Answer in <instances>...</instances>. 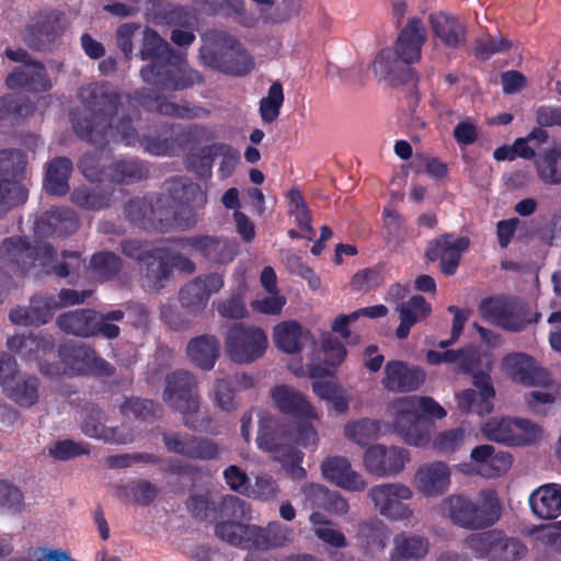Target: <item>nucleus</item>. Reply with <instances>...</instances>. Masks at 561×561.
Here are the masks:
<instances>
[{
  "label": "nucleus",
  "mask_w": 561,
  "mask_h": 561,
  "mask_svg": "<svg viewBox=\"0 0 561 561\" xmlns=\"http://www.w3.org/2000/svg\"><path fill=\"white\" fill-rule=\"evenodd\" d=\"M78 98L83 110H71V126L85 142L105 148L111 141L134 146L136 142L150 154L175 157L181 151L210 141L214 133L205 125L183 126L175 123L156 125L152 134L139 136L129 114L118 115L121 96L99 84L80 88Z\"/></svg>",
  "instance_id": "obj_1"
},
{
  "label": "nucleus",
  "mask_w": 561,
  "mask_h": 561,
  "mask_svg": "<svg viewBox=\"0 0 561 561\" xmlns=\"http://www.w3.org/2000/svg\"><path fill=\"white\" fill-rule=\"evenodd\" d=\"M0 260L14 272L25 274L38 265L42 273L69 277V283H73L79 278L81 270H85L79 252L64 251L59 260L51 244L32 243L27 237L4 239L0 247Z\"/></svg>",
  "instance_id": "obj_2"
},
{
  "label": "nucleus",
  "mask_w": 561,
  "mask_h": 561,
  "mask_svg": "<svg viewBox=\"0 0 561 561\" xmlns=\"http://www.w3.org/2000/svg\"><path fill=\"white\" fill-rule=\"evenodd\" d=\"M317 440L318 434L311 423L302 422L294 426L291 422H280L270 414L260 416L256 436L259 449L275 454V459L295 479L306 477V470L301 467L304 454L296 446L316 445Z\"/></svg>",
  "instance_id": "obj_3"
},
{
  "label": "nucleus",
  "mask_w": 561,
  "mask_h": 561,
  "mask_svg": "<svg viewBox=\"0 0 561 561\" xmlns=\"http://www.w3.org/2000/svg\"><path fill=\"white\" fill-rule=\"evenodd\" d=\"M427 39V30L417 16H411L399 33L394 47L381 49L375 58L373 68L376 76L391 85L416 81L412 65L422 57V47Z\"/></svg>",
  "instance_id": "obj_4"
},
{
  "label": "nucleus",
  "mask_w": 561,
  "mask_h": 561,
  "mask_svg": "<svg viewBox=\"0 0 561 561\" xmlns=\"http://www.w3.org/2000/svg\"><path fill=\"white\" fill-rule=\"evenodd\" d=\"M446 414L445 409L431 397H405L397 403L394 427L407 444L423 447L431 440L433 420H440Z\"/></svg>",
  "instance_id": "obj_5"
},
{
  "label": "nucleus",
  "mask_w": 561,
  "mask_h": 561,
  "mask_svg": "<svg viewBox=\"0 0 561 561\" xmlns=\"http://www.w3.org/2000/svg\"><path fill=\"white\" fill-rule=\"evenodd\" d=\"M450 520L465 529L478 530L493 526L501 517V503L494 490H482L477 501L462 494L446 500Z\"/></svg>",
  "instance_id": "obj_6"
},
{
  "label": "nucleus",
  "mask_w": 561,
  "mask_h": 561,
  "mask_svg": "<svg viewBox=\"0 0 561 561\" xmlns=\"http://www.w3.org/2000/svg\"><path fill=\"white\" fill-rule=\"evenodd\" d=\"M26 163L22 150H0V217L27 201L28 191L23 184Z\"/></svg>",
  "instance_id": "obj_7"
},
{
  "label": "nucleus",
  "mask_w": 561,
  "mask_h": 561,
  "mask_svg": "<svg viewBox=\"0 0 561 561\" xmlns=\"http://www.w3.org/2000/svg\"><path fill=\"white\" fill-rule=\"evenodd\" d=\"M164 402L183 415V423L190 430H197L196 413L199 410V396L195 376L187 370H175L165 378Z\"/></svg>",
  "instance_id": "obj_8"
},
{
  "label": "nucleus",
  "mask_w": 561,
  "mask_h": 561,
  "mask_svg": "<svg viewBox=\"0 0 561 561\" xmlns=\"http://www.w3.org/2000/svg\"><path fill=\"white\" fill-rule=\"evenodd\" d=\"M165 193H156L150 195L152 215H150V230L157 232H168L172 230V217L174 209V199H179L186 194H197L204 198L199 192V184L193 182L186 176H172L164 182Z\"/></svg>",
  "instance_id": "obj_9"
},
{
  "label": "nucleus",
  "mask_w": 561,
  "mask_h": 561,
  "mask_svg": "<svg viewBox=\"0 0 561 561\" xmlns=\"http://www.w3.org/2000/svg\"><path fill=\"white\" fill-rule=\"evenodd\" d=\"M267 344V335L262 328L245 323L230 325L225 336L226 354L237 364L257 360L265 354Z\"/></svg>",
  "instance_id": "obj_10"
},
{
  "label": "nucleus",
  "mask_w": 561,
  "mask_h": 561,
  "mask_svg": "<svg viewBox=\"0 0 561 561\" xmlns=\"http://www.w3.org/2000/svg\"><path fill=\"white\" fill-rule=\"evenodd\" d=\"M199 58L205 66L236 77L247 76L254 67L251 55L233 37H228L224 47L202 46Z\"/></svg>",
  "instance_id": "obj_11"
},
{
  "label": "nucleus",
  "mask_w": 561,
  "mask_h": 561,
  "mask_svg": "<svg viewBox=\"0 0 561 561\" xmlns=\"http://www.w3.org/2000/svg\"><path fill=\"white\" fill-rule=\"evenodd\" d=\"M69 23L64 12L47 10L33 16L23 31L22 38L25 45L38 51L48 50L65 34Z\"/></svg>",
  "instance_id": "obj_12"
},
{
  "label": "nucleus",
  "mask_w": 561,
  "mask_h": 561,
  "mask_svg": "<svg viewBox=\"0 0 561 561\" xmlns=\"http://www.w3.org/2000/svg\"><path fill=\"white\" fill-rule=\"evenodd\" d=\"M482 434L490 440L508 446H525L536 443L541 435L540 427L526 419H491L481 426Z\"/></svg>",
  "instance_id": "obj_13"
},
{
  "label": "nucleus",
  "mask_w": 561,
  "mask_h": 561,
  "mask_svg": "<svg viewBox=\"0 0 561 561\" xmlns=\"http://www.w3.org/2000/svg\"><path fill=\"white\" fill-rule=\"evenodd\" d=\"M58 354L65 366V373L69 375L111 377L115 373L112 364L98 356L95 350L85 344H61Z\"/></svg>",
  "instance_id": "obj_14"
},
{
  "label": "nucleus",
  "mask_w": 561,
  "mask_h": 561,
  "mask_svg": "<svg viewBox=\"0 0 561 561\" xmlns=\"http://www.w3.org/2000/svg\"><path fill=\"white\" fill-rule=\"evenodd\" d=\"M147 83L168 91H183L205 82L204 76L188 66L180 53L176 58L164 62Z\"/></svg>",
  "instance_id": "obj_15"
},
{
  "label": "nucleus",
  "mask_w": 561,
  "mask_h": 561,
  "mask_svg": "<svg viewBox=\"0 0 561 561\" xmlns=\"http://www.w3.org/2000/svg\"><path fill=\"white\" fill-rule=\"evenodd\" d=\"M379 513L392 520L408 519L412 510L405 503L412 497V491L402 483H382L373 486L368 493Z\"/></svg>",
  "instance_id": "obj_16"
},
{
  "label": "nucleus",
  "mask_w": 561,
  "mask_h": 561,
  "mask_svg": "<svg viewBox=\"0 0 561 561\" xmlns=\"http://www.w3.org/2000/svg\"><path fill=\"white\" fill-rule=\"evenodd\" d=\"M7 347L25 360H38L39 369L44 375L55 376L60 374L58 365L41 362L55 350V340L50 334L14 335L8 339Z\"/></svg>",
  "instance_id": "obj_17"
},
{
  "label": "nucleus",
  "mask_w": 561,
  "mask_h": 561,
  "mask_svg": "<svg viewBox=\"0 0 561 561\" xmlns=\"http://www.w3.org/2000/svg\"><path fill=\"white\" fill-rule=\"evenodd\" d=\"M470 245L468 237H456L453 233H444L427 243L425 257L430 262L439 261L440 272L451 276L456 274L461 253Z\"/></svg>",
  "instance_id": "obj_18"
},
{
  "label": "nucleus",
  "mask_w": 561,
  "mask_h": 561,
  "mask_svg": "<svg viewBox=\"0 0 561 561\" xmlns=\"http://www.w3.org/2000/svg\"><path fill=\"white\" fill-rule=\"evenodd\" d=\"M176 243L184 249L190 248L204 260L214 264H228L239 252L236 241L209 234L179 238Z\"/></svg>",
  "instance_id": "obj_19"
},
{
  "label": "nucleus",
  "mask_w": 561,
  "mask_h": 561,
  "mask_svg": "<svg viewBox=\"0 0 561 561\" xmlns=\"http://www.w3.org/2000/svg\"><path fill=\"white\" fill-rule=\"evenodd\" d=\"M224 287V278L218 273L203 274L185 284L179 293V301L191 314L202 313L213 294Z\"/></svg>",
  "instance_id": "obj_20"
},
{
  "label": "nucleus",
  "mask_w": 561,
  "mask_h": 561,
  "mask_svg": "<svg viewBox=\"0 0 561 561\" xmlns=\"http://www.w3.org/2000/svg\"><path fill=\"white\" fill-rule=\"evenodd\" d=\"M168 451L193 460H215L220 456L219 445L210 438L180 433H163Z\"/></svg>",
  "instance_id": "obj_21"
},
{
  "label": "nucleus",
  "mask_w": 561,
  "mask_h": 561,
  "mask_svg": "<svg viewBox=\"0 0 561 561\" xmlns=\"http://www.w3.org/2000/svg\"><path fill=\"white\" fill-rule=\"evenodd\" d=\"M409 461V451L397 446L373 445L364 453L365 469L377 477L398 474Z\"/></svg>",
  "instance_id": "obj_22"
},
{
  "label": "nucleus",
  "mask_w": 561,
  "mask_h": 561,
  "mask_svg": "<svg viewBox=\"0 0 561 561\" xmlns=\"http://www.w3.org/2000/svg\"><path fill=\"white\" fill-rule=\"evenodd\" d=\"M275 408L284 415L294 419V426L318 419L314 407L300 391L288 385H277L271 389Z\"/></svg>",
  "instance_id": "obj_23"
},
{
  "label": "nucleus",
  "mask_w": 561,
  "mask_h": 561,
  "mask_svg": "<svg viewBox=\"0 0 561 561\" xmlns=\"http://www.w3.org/2000/svg\"><path fill=\"white\" fill-rule=\"evenodd\" d=\"M503 366L515 382L527 387H546L551 382L550 374L537 365L534 357L525 353H511L503 358Z\"/></svg>",
  "instance_id": "obj_24"
},
{
  "label": "nucleus",
  "mask_w": 561,
  "mask_h": 561,
  "mask_svg": "<svg viewBox=\"0 0 561 561\" xmlns=\"http://www.w3.org/2000/svg\"><path fill=\"white\" fill-rule=\"evenodd\" d=\"M80 226L78 215L68 207H56L43 213L34 221L36 237H66L75 233Z\"/></svg>",
  "instance_id": "obj_25"
},
{
  "label": "nucleus",
  "mask_w": 561,
  "mask_h": 561,
  "mask_svg": "<svg viewBox=\"0 0 561 561\" xmlns=\"http://www.w3.org/2000/svg\"><path fill=\"white\" fill-rule=\"evenodd\" d=\"M141 60H149L150 64L142 67L140 76L146 82L167 61L178 57V51L172 48L154 30L146 27L141 48L139 50Z\"/></svg>",
  "instance_id": "obj_26"
},
{
  "label": "nucleus",
  "mask_w": 561,
  "mask_h": 561,
  "mask_svg": "<svg viewBox=\"0 0 561 561\" xmlns=\"http://www.w3.org/2000/svg\"><path fill=\"white\" fill-rule=\"evenodd\" d=\"M5 85L10 90H23L32 93L47 92L51 89L43 62H24L15 67L5 78Z\"/></svg>",
  "instance_id": "obj_27"
},
{
  "label": "nucleus",
  "mask_w": 561,
  "mask_h": 561,
  "mask_svg": "<svg viewBox=\"0 0 561 561\" xmlns=\"http://www.w3.org/2000/svg\"><path fill=\"white\" fill-rule=\"evenodd\" d=\"M473 385L478 389H466L456 394L458 409L462 412H474L479 415L489 414L493 410L495 390L489 374L474 376Z\"/></svg>",
  "instance_id": "obj_28"
},
{
  "label": "nucleus",
  "mask_w": 561,
  "mask_h": 561,
  "mask_svg": "<svg viewBox=\"0 0 561 561\" xmlns=\"http://www.w3.org/2000/svg\"><path fill=\"white\" fill-rule=\"evenodd\" d=\"M57 309L58 302L54 296L34 295L28 307H15L10 311L9 319L18 325L39 327L48 323Z\"/></svg>",
  "instance_id": "obj_29"
},
{
  "label": "nucleus",
  "mask_w": 561,
  "mask_h": 561,
  "mask_svg": "<svg viewBox=\"0 0 561 561\" xmlns=\"http://www.w3.org/2000/svg\"><path fill=\"white\" fill-rule=\"evenodd\" d=\"M425 371L401 360H390L385 367L383 387L389 391L410 392L417 390L425 381Z\"/></svg>",
  "instance_id": "obj_30"
},
{
  "label": "nucleus",
  "mask_w": 561,
  "mask_h": 561,
  "mask_svg": "<svg viewBox=\"0 0 561 561\" xmlns=\"http://www.w3.org/2000/svg\"><path fill=\"white\" fill-rule=\"evenodd\" d=\"M433 34L448 48L457 49L467 41V27L458 16L439 11L430 15Z\"/></svg>",
  "instance_id": "obj_31"
},
{
  "label": "nucleus",
  "mask_w": 561,
  "mask_h": 561,
  "mask_svg": "<svg viewBox=\"0 0 561 561\" xmlns=\"http://www.w3.org/2000/svg\"><path fill=\"white\" fill-rule=\"evenodd\" d=\"M415 483L426 496H438L447 491L450 484V469L443 461L423 463L415 473Z\"/></svg>",
  "instance_id": "obj_32"
},
{
  "label": "nucleus",
  "mask_w": 561,
  "mask_h": 561,
  "mask_svg": "<svg viewBox=\"0 0 561 561\" xmlns=\"http://www.w3.org/2000/svg\"><path fill=\"white\" fill-rule=\"evenodd\" d=\"M105 420V414L99 405L87 403L81 431L84 435L105 443L126 444L131 440V438L121 434L119 427L106 426L104 424Z\"/></svg>",
  "instance_id": "obj_33"
},
{
  "label": "nucleus",
  "mask_w": 561,
  "mask_h": 561,
  "mask_svg": "<svg viewBox=\"0 0 561 561\" xmlns=\"http://www.w3.org/2000/svg\"><path fill=\"white\" fill-rule=\"evenodd\" d=\"M104 182L116 185H130L150 176L149 164L139 158L115 160L105 167Z\"/></svg>",
  "instance_id": "obj_34"
},
{
  "label": "nucleus",
  "mask_w": 561,
  "mask_h": 561,
  "mask_svg": "<svg viewBox=\"0 0 561 561\" xmlns=\"http://www.w3.org/2000/svg\"><path fill=\"white\" fill-rule=\"evenodd\" d=\"M323 477L337 486L350 491H362L366 488L363 477L352 469L350 461L344 457L327 458L322 465Z\"/></svg>",
  "instance_id": "obj_35"
},
{
  "label": "nucleus",
  "mask_w": 561,
  "mask_h": 561,
  "mask_svg": "<svg viewBox=\"0 0 561 561\" xmlns=\"http://www.w3.org/2000/svg\"><path fill=\"white\" fill-rule=\"evenodd\" d=\"M167 248H152L149 256L139 264L142 286L150 290H158L171 276L168 262Z\"/></svg>",
  "instance_id": "obj_36"
},
{
  "label": "nucleus",
  "mask_w": 561,
  "mask_h": 561,
  "mask_svg": "<svg viewBox=\"0 0 561 561\" xmlns=\"http://www.w3.org/2000/svg\"><path fill=\"white\" fill-rule=\"evenodd\" d=\"M2 389L16 404L30 408L38 401L39 379L34 375L21 374L16 369L4 379Z\"/></svg>",
  "instance_id": "obj_37"
},
{
  "label": "nucleus",
  "mask_w": 561,
  "mask_h": 561,
  "mask_svg": "<svg viewBox=\"0 0 561 561\" xmlns=\"http://www.w3.org/2000/svg\"><path fill=\"white\" fill-rule=\"evenodd\" d=\"M126 312L134 313L139 322H145L148 319V311L145 306L128 302L124 305V309L98 312L93 336H102L107 340L117 339L121 334V329L113 322L123 321Z\"/></svg>",
  "instance_id": "obj_38"
},
{
  "label": "nucleus",
  "mask_w": 561,
  "mask_h": 561,
  "mask_svg": "<svg viewBox=\"0 0 561 561\" xmlns=\"http://www.w3.org/2000/svg\"><path fill=\"white\" fill-rule=\"evenodd\" d=\"M529 506L538 518L550 520L561 515V485L543 484L529 495Z\"/></svg>",
  "instance_id": "obj_39"
},
{
  "label": "nucleus",
  "mask_w": 561,
  "mask_h": 561,
  "mask_svg": "<svg viewBox=\"0 0 561 561\" xmlns=\"http://www.w3.org/2000/svg\"><path fill=\"white\" fill-rule=\"evenodd\" d=\"M199 192L204 198H199L195 193L194 196L185 193V196L173 201L172 230H190L197 225L199 220L198 210L207 204V193L201 185Z\"/></svg>",
  "instance_id": "obj_40"
},
{
  "label": "nucleus",
  "mask_w": 561,
  "mask_h": 561,
  "mask_svg": "<svg viewBox=\"0 0 561 561\" xmlns=\"http://www.w3.org/2000/svg\"><path fill=\"white\" fill-rule=\"evenodd\" d=\"M73 171L70 158L56 157L46 167L44 190L51 196H65L70 190L69 180Z\"/></svg>",
  "instance_id": "obj_41"
},
{
  "label": "nucleus",
  "mask_w": 561,
  "mask_h": 561,
  "mask_svg": "<svg viewBox=\"0 0 561 561\" xmlns=\"http://www.w3.org/2000/svg\"><path fill=\"white\" fill-rule=\"evenodd\" d=\"M397 310L400 324L396 330V336L399 340L407 339L411 328L432 312L431 305L421 295L412 296L407 302L400 304Z\"/></svg>",
  "instance_id": "obj_42"
},
{
  "label": "nucleus",
  "mask_w": 561,
  "mask_h": 561,
  "mask_svg": "<svg viewBox=\"0 0 561 561\" xmlns=\"http://www.w3.org/2000/svg\"><path fill=\"white\" fill-rule=\"evenodd\" d=\"M114 192L113 187L82 185L71 192L70 201L81 209L99 211L111 207Z\"/></svg>",
  "instance_id": "obj_43"
},
{
  "label": "nucleus",
  "mask_w": 561,
  "mask_h": 561,
  "mask_svg": "<svg viewBox=\"0 0 561 561\" xmlns=\"http://www.w3.org/2000/svg\"><path fill=\"white\" fill-rule=\"evenodd\" d=\"M98 311L93 309H77L58 316L57 324L61 331L81 337H91L95 332Z\"/></svg>",
  "instance_id": "obj_44"
},
{
  "label": "nucleus",
  "mask_w": 561,
  "mask_h": 561,
  "mask_svg": "<svg viewBox=\"0 0 561 561\" xmlns=\"http://www.w3.org/2000/svg\"><path fill=\"white\" fill-rule=\"evenodd\" d=\"M186 351L190 359L197 367L210 370L219 356L220 344L215 335L204 334L192 339Z\"/></svg>",
  "instance_id": "obj_45"
},
{
  "label": "nucleus",
  "mask_w": 561,
  "mask_h": 561,
  "mask_svg": "<svg viewBox=\"0 0 561 561\" xmlns=\"http://www.w3.org/2000/svg\"><path fill=\"white\" fill-rule=\"evenodd\" d=\"M391 554L401 561H421L430 550V541L420 535L401 533L394 536Z\"/></svg>",
  "instance_id": "obj_46"
},
{
  "label": "nucleus",
  "mask_w": 561,
  "mask_h": 561,
  "mask_svg": "<svg viewBox=\"0 0 561 561\" xmlns=\"http://www.w3.org/2000/svg\"><path fill=\"white\" fill-rule=\"evenodd\" d=\"M357 538L366 550L380 551L383 550L387 545L389 529L383 522L371 518L359 525Z\"/></svg>",
  "instance_id": "obj_47"
},
{
  "label": "nucleus",
  "mask_w": 561,
  "mask_h": 561,
  "mask_svg": "<svg viewBox=\"0 0 561 561\" xmlns=\"http://www.w3.org/2000/svg\"><path fill=\"white\" fill-rule=\"evenodd\" d=\"M301 337L302 328L297 321H284L274 328V343L286 354L300 352Z\"/></svg>",
  "instance_id": "obj_48"
},
{
  "label": "nucleus",
  "mask_w": 561,
  "mask_h": 561,
  "mask_svg": "<svg viewBox=\"0 0 561 561\" xmlns=\"http://www.w3.org/2000/svg\"><path fill=\"white\" fill-rule=\"evenodd\" d=\"M123 261L119 255L111 251L94 253L89 262V270L93 277L100 280L113 279L122 270Z\"/></svg>",
  "instance_id": "obj_49"
},
{
  "label": "nucleus",
  "mask_w": 561,
  "mask_h": 561,
  "mask_svg": "<svg viewBox=\"0 0 561 561\" xmlns=\"http://www.w3.org/2000/svg\"><path fill=\"white\" fill-rule=\"evenodd\" d=\"M539 179L546 184H561V147L547 150L536 161Z\"/></svg>",
  "instance_id": "obj_50"
},
{
  "label": "nucleus",
  "mask_w": 561,
  "mask_h": 561,
  "mask_svg": "<svg viewBox=\"0 0 561 561\" xmlns=\"http://www.w3.org/2000/svg\"><path fill=\"white\" fill-rule=\"evenodd\" d=\"M530 322L531 319L529 318L528 306L518 298L514 297L506 308L504 316L500 320L497 327L511 332H520Z\"/></svg>",
  "instance_id": "obj_51"
},
{
  "label": "nucleus",
  "mask_w": 561,
  "mask_h": 561,
  "mask_svg": "<svg viewBox=\"0 0 561 561\" xmlns=\"http://www.w3.org/2000/svg\"><path fill=\"white\" fill-rule=\"evenodd\" d=\"M121 413L126 417L142 421H152L159 416L161 409L158 403L149 399L131 397L125 399L119 407Z\"/></svg>",
  "instance_id": "obj_52"
},
{
  "label": "nucleus",
  "mask_w": 561,
  "mask_h": 561,
  "mask_svg": "<svg viewBox=\"0 0 561 561\" xmlns=\"http://www.w3.org/2000/svg\"><path fill=\"white\" fill-rule=\"evenodd\" d=\"M138 101L149 112L178 118L180 103L172 102L165 95L158 94L153 90L148 89L139 92Z\"/></svg>",
  "instance_id": "obj_53"
},
{
  "label": "nucleus",
  "mask_w": 561,
  "mask_h": 561,
  "mask_svg": "<svg viewBox=\"0 0 561 561\" xmlns=\"http://www.w3.org/2000/svg\"><path fill=\"white\" fill-rule=\"evenodd\" d=\"M214 150L210 145L201 148L198 152L190 153L184 160L185 169L197 179L206 181L213 176Z\"/></svg>",
  "instance_id": "obj_54"
},
{
  "label": "nucleus",
  "mask_w": 561,
  "mask_h": 561,
  "mask_svg": "<svg viewBox=\"0 0 561 561\" xmlns=\"http://www.w3.org/2000/svg\"><path fill=\"white\" fill-rule=\"evenodd\" d=\"M124 214L130 224L150 230V215H152L150 195L128 199L124 205Z\"/></svg>",
  "instance_id": "obj_55"
},
{
  "label": "nucleus",
  "mask_w": 561,
  "mask_h": 561,
  "mask_svg": "<svg viewBox=\"0 0 561 561\" xmlns=\"http://www.w3.org/2000/svg\"><path fill=\"white\" fill-rule=\"evenodd\" d=\"M210 149L214 150V160L218 157L221 158L217 170L218 178L226 180L232 176L240 162L239 150L226 142H213Z\"/></svg>",
  "instance_id": "obj_56"
},
{
  "label": "nucleus",
  "mask_w": 561,
  "mask_h": 561,
  "mask_svg": "<svg viewBox=\"0 0 561 561\" xmlns=\"http://www.w3.org/2000/svg\"><path fill=\"white\" fill-rule=\"evenodd\" d=\"M34 103L27 98L7 94L0 96V119L16 121L34 111Z\"/></svg>",
  "instance_id": "obj_57"
},
{
  "label": "nucleus",
  "mask_w": 561,
  "mask_h": 561,
  "mask_svg": "<svg viewBox=\"0 0 561 561\" xmlns=\"http://www.w3.org/2000/svg\"><path fill=\"white\" fill-rule=\"evenodd\" d=\"M497 538L499 530L496 529L471 534L467 537L466 545L476 557L492 561L496 543H500Z\"/></svg>",
  "instance_id": "obj_58"
},
{
  "label": "nucleus",
  "mask_w": 561,
  "mask_h": 561,
  "mask_svg": "<svg viewBox=\"0 0 561 561\" xmlns=\"http://www.w3.org/2000/svg\"><path fill=\"white\" fill-rule=\"evenodd\" d=\"M497 539L500 543H496L492 561H516L522 559L527 552V547L522 540L507 537L501 530H499Z\"/></svg>",
  "instance_id": "obj_59"
},
{
  "label": "nucleus",
  "mask_w": 561,
  "mask_h": 561,
  "mask_svg": "<svg viewBox=\"0 0 561 561\" xmlns=\"http://www.w3.org/2000/svg\"><path fill=\"white\" fill-rule=\"evenodd\" d=\"M283 102V85L278 81L273 82L268 89L267 96L260 101V113L263 122L273 123L279 116Z\"/></svg>",
  "instance_id": "obj_60"
},
{
  "label": "nucleus",
  "mask_w": 561,
  "mask_h": 561,
  "mask_svg": "<svg viewBox=\"0 0 561 561\" xmlns=\"http://www.w3.org/2000/svg\"><path fill=\"white\" fill-rule=\"evenodd\" d=\"M379 424L370 419L348 422L344 427L345 436L358 445H366L377 437Z\"/></svg>",
  "instance_id": "obj_61"
},
{
  "label": "nucleus",
  "mask_w": 561,
  "mask_h": 561,
  "mask_svg": "<svg viewBox=\"0 0 561 561\" xmlns=\"http://www.w3.org/2000/svg\"><path fill=\"white\" fill-rule=\"evenodd\" d=\"M511 48V42L503 37H493L490 34L480 36L476 39L473 51L478 59L488 60L494 54L506 51Z\"/></svg>",
  "instance_id": "obj_62"
},
{
  "label": "nucleus",
  "mask_w": 561,
  "mask_h": 561,
  "mask_svg": "<svg viewBox=\"0 0 561 561\" xmlns=\"http://www.w3.org/2000/svg\"><path fill=\"white\" fill-rule=\"evenodd\" d=\"M513 298L497 295L485 297L479 304V313L484 320L497 325Z\"/></svg>",
  "instance_id": "obj_63"
},
{
  "label": "nucleus",
  "mask_w": 561,
  "mask_h": 561,
  "mask_svg": "<svg viewBox=\"0 0 561 561\" xmlns=\"http://www.w3.org/2000/svg\"><path fill=\"white\" fill-rule=\"evenodd\" d=\"M105 167L98 151H88L78 161L79 170L91 182H104Z\"/></svg>",
  "instance_id": "obj_64"
}]
</instances>
